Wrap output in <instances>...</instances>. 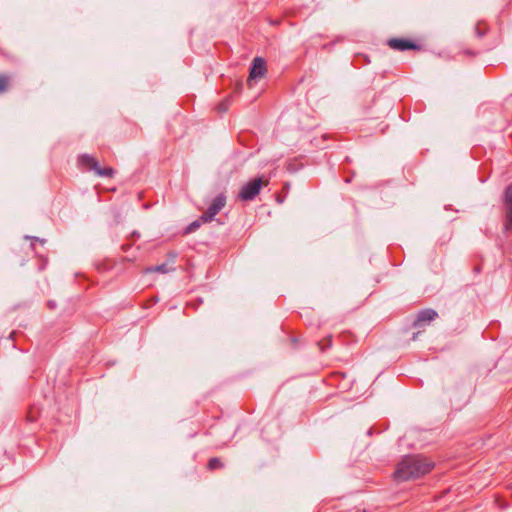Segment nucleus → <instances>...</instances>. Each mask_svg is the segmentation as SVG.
<instances>
[{
  "instance_id": "obj_1",
  "label": "nucleus",
  "mask_w": 512,
  "mask_h": 512,
  "mask_svg": "<svg viewBox=\"0 0 512 512\" xmlns=\"http://www.w3.org/2000/svg\"><path fill=\"white\" fill-rule=\"evenodd\" d=\"M435 463L422 455L405 456L398 464L394 477L398 481H408L429 473Z\"/></svg>"
},
{
  "instance_id": "obj_2",
  "label": "nucleus",
  "mask_w": 512,
  "mask_h": 512,
  "mask_svg": "<svg viewBox=\"0 0 512 512\" xmlns=\"http://www.w3.org/2000/svg\"><path fill=\"white\" fill-rule=\"evenodd\" d=\"M269 184V180L263 179V176L254 178L247 183H245L239 193L238 198L242 201H253L260 193L261 188L263 186H267Z\"/></svg>"
},
{
  "instance_id": "obj_3",
  "label": "nucleus",
  "mask_w": 512,
  "mask_h": 512,
  "mask_svg": "<svg viewBox=\"0 0 512 512\" xmlns=\"http://www.w3.org/2000/svg\"><path fill=\"white\" fill-rule=\"evenodd\" d=\"M80 165L85 166L89 171H93L99 177L112 178L115 170L111 167L102 168L99 162L91 155L82 154L78 158Z\"/></svg>"
},
{
  "instance_id": "obj_4",
  "label": "nucleus",
  "mask_w": 512,
  "mask_h": 512,
  "mask_svg": "<svg viewBox=\"0 0 512 512\" xmlns=\"http://www.w3.org/2000/svg\"><path fill=\"white\" fill-rule=\"evenodd\" d=\"M226 205V196L224 193L218 194L208 207V209L201 215V220L204 223L211 222L213 218L223 209Z\"/></svg>"
},
{
  "instance_id": "obj_5",
  "label": "nucleus",
  "mask_w": 512,
  "mask_h": 512,
  "mask_svg": "<svg viewBox=\"0 0 512 512\" xmlns=\"http://www.w3.org/2000/svg\"><path fill=\"white\" fill-rule=\"evenodd\" d=\"M388 46L396 51L420 50L421 46L405 38H391L387 41Z\"/></svg>"
},
{
  "instance_id": "obj_6",
  "label": "nucleus",
  "mask_w": 512,
  "mask_h": 512,
  "mask_svg": "<svg viewBox=\"0 0 512 512\" xmlns=\"http://www.w3.org/2000/svg\"><path fill=\"white\" fill-rule=\"evenodd\" d=\"M266 71V62L261 57L254 58L252 62V67L250 69L248 83L251 85V82L253 80H256L258 78H261L264 76Z\"/></svg>"
},
{
  "instance_id": "obj_7",
  "label": "nucleus",
  "mask_w": 512,
  "mask_h": 512,
  "mask_svg": "<svg viewBox=\"0 0 512 512\" xmlns=\"http://www.w3.org/2000/svg\"><path fill=\"white\" fill-rule=\"evenodd\" d=\"M437 316H438V313L434 309H431V308L423 309L417 314V316L413 322V326L421 327L425 324H429L431 321L436 319Z\"/></svg>"
},
{
  "instance_id": "obj_8",
  "label": "nucleus",
  "mask_w": 512,
  "mask_h": 512,
  "mask_svg": "<svg viewBox=\"0 0 512 512\" xmlns=\"http://www.w3.org/2000/svg\"><path fill=\"white\" fill-rule=\"evenodd\" d=\"M504 204L506 207L505 230H510L512 229V184L505 189Z\"/></svg>"
},
{
  "instance_id": "obj_9",
  "label": "nucleus",
  "mask_w": 512,
  "mask_h": 512,
  "mask_svg": "<svg viewBox=\"0 0 512 512\" xmlns=\"http://www.w3.org/2000/svg\"><path fill=\"white\" fill-rule=\"evenodd\" d=\"M175 268L173 266H170L168 263H162L160 265L151 266L145 269L146 273H153V272H159L162 274L169 273L174 271Z\"/></svg>"
},
{
  "instance_id": "obj_10",
  "label": "nucleus",
  "mask_w": 512,
  "mask_h": 512,
  "mask_svg": "<svg viewBox=\"0 0 512 512\" xmlns=\"http://www.w3.org/2000/svg\"><path fill=\"white\" fill-rule=\"evenodd\" d=\"M10 86V77L5 74H0V94L8 91Z\"/></svg>"
},
{
  "instance_id": "obj_11",
  "label": "nucleus",
  "mask_w": 512,
  "mask_h": 512,
  "mask_svg": "<svg viewBox=\"0 0 512 512\" xmlns=\"http://www.w3.org/2000/svg\"><path fill=\"white\" fill-rule=\"evenodd\" d=\"M332 345V336L329 335L324 340L318 342V346L322 352L326 351L328 348H330Z\"/></svg>"
},
{
  "instance_id": "obj_12",
  "label": "nucleus",
  "mask_w": 512,
  "mask_h": 512,
  "mask_svg": "<svg viewBox=\"0 0 512 512\" xmlns=\"http://www.w3.org/2000/svg\"><path fill=\"white\" fill-rule=\"evenodd\" d=\"M223 467V463L221 462V460L219 458H211L208 462V468L210 470H214V469H217V468H222Z\"/></svg>"
},
{
  "instance_id": "obj_13",
  "label": "nucleus",
  "mask_w": 512,
  "mask_h": 512,
  "mask_svg": "<svg viewBox=\"0 0 512 512\" xmlns=\"http://www.w3.org/2000/svg\"><path fill=\"white\" fill-rule=\"evenodd\" d=\"M201 223H204V222L201 220V217H200L198 220L193 221L192 223H190L187 226L185 233L194 232L196 229H198L200 227Z\"/></svg>"
},
{
  "instance_id": "obj_14",
  "label": "nucleus",
  "mask_w": 512,
  "mask_h": 512,
  "mask_svg": "<svg viewBox=\"0 0 512 512\" xmlns=\"http://www.w3.org/2000/svg\"><path fill=\"white\" fill-rule=\"evenodd\" d=\"M231 103V97L226 98L218 105V111L221 113L226 112L229 109Z\"/></svg>"
},
{
  "instance_id": "obj_15",
  "label": "nucleus",
  "mask_w": 512,
  "mask_h": 512,
  "mask_svg": "<svg viewBox=\"0 0 512 512\" xmlns=\"http://www.w3.org/2000/svg\"><path fill=\"white\" fill-rule=\"evenodd\" d=\"M242 87H243L242 83H240V82L237 83L236 86H235L234 92L235 93H240L241 90H242Z\"/></svg>"
},
{
  "instance_id": "obj_16",
  "label": "nucleus",
  "mask_w": 512,
  "mask_h": 512,
  "mask_svg": "<svg viewBox=\"0 0 512 512\" xmlns=\"http://www.w3.org/2000/svg\"><path fill=\"white\" fill-rule=\"evenodd\" d=\"M47 305H48V307H49L50 309H55V307H56V302H55V301H53V300H49V301H48V303H47Z\"/></svg>"
},
{
  "instance_id": "obj_17",
  "label": "nucleus",
  "mask_w": 512,
  "mask_h": 512,
  "mask_svg": "<svg viewBox=\"0 0 512 512\" xmlns=\"http://www.w3.org/2000/svg\"><path fill=\"white\" fill-rule=\"evenodd\" d=\"M169 256H170V258H171V260L173 262L175 260V258L177 257V254L175 252H170Z\"/></svg>"
},
{
  "instance_id": "obj_18",
  "label": "nucleus",
  "mask_w": 512,
  "mask_h": 512,
  "mask_svg": "<svg viewBox=\"0 0 512 512\" xmlns=\"http://www.w3.org/2000/svg\"><path fill=\"white\" fill-rule=\"evenodd\" d=\"M476 32H477L478 36H480V37L483 36V33L481 32V30H479V28H476Z\"/></svg>"
},
{
  "instance_id": "obj_19",
  "label": "nucleus",
  "mask_w": 512,
  "mask_h": 512,
  "mask_svg": "<svg viewBox=\"0 0 512 512\" xmlns=\"http://www.w3.org/2000/svg\"><path fill=\"white\" fill-rule=\"evenodd\" d=\"M134 236H139V233L133 232Z\"/></svg>"
},
{
  "instance_id": "obj_20",
  "label": "nucleus",
  "mask_w": 512,
  "mask_h": 512,
  "mask_svg": "<svg viewBox=\"0 0 512 512\" xmlns=\"http://www.w3.org/2000/svg\"><path fill=\"white\" fill-rule=\"evenodd\" d=\"M134 236H139V233L133 232Z\"/></svg>"
},
{
  "instance_id": "obj_21",
  "label": "nucleus",
  "mask_w": 512,
  "mask_h": 512,
  "mask_svg": "<svg viewBox=\"0 0 512 512\" xmlns=\"http://www.w3.org/2000/svg\"><path fill=\"white\" fill-rule=\"evenodd\" d=\"M134 236H139V233L133 232Z\"/></svg>"
}]
</instances>
